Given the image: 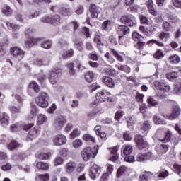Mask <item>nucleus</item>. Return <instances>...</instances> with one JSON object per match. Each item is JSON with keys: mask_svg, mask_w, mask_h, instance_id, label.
<instances>
[{"mask_svg": "<svg viewBox=\"0 0 181 181\" xmlns=\"http://www.w3.org/2000/svg\"><path fill=\"white\" fill-rule=\"evenodd\" d=\"M173 170L175 173H177L181 177V165L178 164H174Z\"/></svg>", "mask_w": 181, "mask_h": 181, "instance_id": "603ef678", "label": "nucleus"}, {"mask_svg": "<svg viewBox=\"0 0 181 181\" xmlns=\"http://www.w3.org/2000/svg\"><path fill=\"white\" fill-rule=\"evenodd\" d=\"M68 69H69V74L71 76H74L76 74V69H74V63H69L68 64Z\"/></svg>", "mask_w": 181, "mask_h": 181, "instance_id": "864d4df0", "label": "nucleus"}, {"mask_svg": "<svg viewBox=\"0 0 181 181\" xmlns=\"http://www.w3.org/2000/svg\"><path fill=\"white\" fill-rule=\"evenodd\" d=\"M168 21H170V22L176 23V22H177V21H179V18H177V16H173L172 14H169L168 16Z\"/></svg>", "mask_w": 181, "mask_h": 181, "instance_id": "0e129e2a", "label": "nucleus"}, {"mask_svg": "<svg viewBox=\"0 0 181 181\" xmlns=\"http://www.w3.org/2000/svg\"><path fill=\"white\" fill-rule=\"evenodd\" d=\"M66 124V119L62 116H59L54 119L53 125L57 129H62Z\"/></svg>", "mask_w": 181, "mask_h": 181, "instance_id": "4468645a", "label": "nucleus"}, {"mask_svg": "<svg viewBox=\"0 0 181 181\" xmlns=\"http://www.w3.org/2000/svg\"><path fill=\"white\" fill-rule=\"evenodd\" d=\"M132 37L134 40H139V42H142V40H144V37L137 32H134Z\"/></svg>", "mask_w": 181, "mask_h": 181, "instance_id": "49530a36", "label": "nucleus"}, {"mask_svg": "<svg viewBox=\"0 0 181 181\" xmlns=\"http://www.w3.org/2000/svg\"><path fill=\"white\" fill-rule=\"evenodd\" d=\"M0 124L8 125L9 124V116L6 113H2L0 115Z\"/></svg>", "mask_w": 181, "mask_h": 181, "instance_id": "c85d7f7f", "label": "nucleus"}, {"mask_svg": "<svg viewBox=\"0 0 181 181\" xmlns=\"http://www.w3.org/2000/svg\"><path fill=\"white\" fill-rule=\"evenodd\" d=\"M15 98L18 103V106H11L10 111L12 114H21L22 112V107H23V98L19 95H16Z\"/></svg>", "mask_w": 181, "mask_h": 181, "instance_id": "423d86ee", "label": "nucleus"}, {"mask_svg": "<svg viewBox=\"0 0 181 181\" xmlns=\"http://www.w3.org/2000/svg\"><path fill=\"white\" fill-rule=\"evenodd\" d=\"M30 88H33V90H34V91H35V93H39V91H40V88L39 85L35 81H33L30 83Z\"/></svg>", "mask_w": 181, "mask_h": 181, "instance_id": "37998d69", "label": "nucleus"}, {"mask_svg": "<svg viewBox=\"0 0 181 181\" xmlns=\"http://www.w3.org/2000/svg\"><path fill=\"white\" fill-rule=\"evenodd\" d=\"M146 102H147V104H148V105H151V107H156V105H159V104H160L159 101L155 100L153 97H151V96H149L147 98Z\"/></svg>", "mask_w": 181, "mask_h": 181, "instance_id": "7c9ffc66", "label": "nucleus"}, {"mask_svg": "<svg viewBox=\"0 0 181 181\" xmlns=\"http://www.w3.org/2000/svg\"><path fill=\"white\" fill-rule=\"evenodd\" d=\"M46 121H47V117L46 115L40 114L37 116V124L42 125V124L46 122Z\"/></svg>", "mask_w": 181, "mask_h": 181, "instance_id": "e433bc0d", "label": "nucleus"}, {"mask_svg": "<svg viewBox=\"0 0 181 181\" xmlns=\"http://www.w3.org/2000/svg\"><path fill=\"white\" fill-rule=\"evenodd\" d=\"M33 127V124H25L23 126L22 124H20L19 123H17L16 124H13L11 126V129L13 131V132H15V131H19V129H22L25 131H28V129H30Z\"/></svg>", "mask_w": 181, "mask_h": 181, "instance_id": "dca6fc26", "label": "nucleus"}, {"mask_svg": "<svg viewBox=\"0 0 181 181\" xmlns=\"http://www.w3.org/2000/svg\"><path fill=\"white\" fill-rule=\"evenodd\" d=\"M2 12L6 16H11L12 15V8L8 6H6L3 8Z\"/></svg>", "mask_w": 181, "mask_h": 181, "instance_id": "de8ad7c7", "label": "nucleus"}, {"mask_svg": "<svg viewBox=\"0 0 181 181\" xmlns=\"http://www.w3.org/2000/svg\"><path fill=\"white\" fill-rule=\"evenodd\" d=\"M146 5L148 9L149 13L151 15H153V16H158V11L155 9V4H153V0H148L146 2Z\"/></svg>", "mask_w": 181, "mask_h": 181, "instance_id": "a211bd4d", "label": "nucleus"}, {"mask_svg": "<svg viewBox=\"0 0 181 181\" xmlns=\"http://www.w3.org/2000/svg\"><path fill=\"white\" fill-rule=\"evenodd\" d=\"M175 90L177 92V93H181V79H180L177 84L175 85Z\"/></svg>", "mask_w": 181, "mask_h": 181, "instance_id": "774afa93", "label": "nucleus"}, {"mask_svg": "<svg viewBox=\"0 0 181 181\" xmlns=\"http://www.w3.org/2000/svg\"><path fill=\"white\" fill-rule=\"evenodd\" d=\"M123 138L125 141H132V135L129 132H125L123 134Z\"/></svg>", "mask_w": 181, "mask_h": 181, "instance_id": "e2e57ef3", "label": "nucleus"}, {"mask_svg": "<svg viewBox=\"0 0 181 181\" xmlns=\"http://www.w3.org/2000/svg\"><path fill=\"white\" fill-rule=\"evenodd\" d=\"M162 26L165 32H172L173 30V27L168 21H164Z\"/></svg>", "mask_w": 181, "mask_h": 181, "instance_id": "72a5a7b5", "label": "nucleus"}, {"mask_svg": "<svg viewBox=\"0 0 181 181\" xmlns=\"http://www.w3.org/2000/svg\"><path fill=\"white\" fill-rule=\"evenodd\" d=\"M59 45L60 46V47H67V46H69V42H67V40L61 38L59 40Z\"/></svg>", "mask_w": 181, "mask_h": 181, "instance_id": "680f3d73", "label": "nucleus"}, {"mask_svg": "<svg viewBox=\"0 0 181 181\" xmlns=\"http://www.w3.org/2000/svg\"><path fill=\"white\" fill-rule=\"evenodd\" d=\"M125 172H127V167L125 166H121L118 168L117 171L116 176L117 177L119 178L121 176H124L125 174Z\"/></svg>", "mask_w": 181, "mask_h": 181, "instance_id": "58836bf2", "label": "nucleus"}, {"mask_svg": "<svg viewBox=\"0 0 181 181\" xmlns=\"http://www.w3.org/2000/svg\"><path fill=\"white\" fill-rule=\"evenodd\" d=\"M22 146L16 142V141H12L7 146L8 149L10 151H13V149H16V148H21Z\"/></svg>", "mask_w": 181, "mask_h": 181, "instance_id": "f704fd0d", "label": "nucleus"}, {"mask_svg": "<svg viewBox=\"0 0 181 181\" xmlns=\"http://www.w3.org/2000/svg\"><path fill=\"white\" fill-rule=\"evenodd\" d=\"M98 146H95L93 148H91L90 147H86L83 149L81 151V156L83 160L86 162L90 160V159H94L95 156H97V154L98 153Z\"/></svg>", "mask_w": 181, "mask_h": 181, "instance_id": "f257e3e1", "label": "nucleus"}, {"mask_svg": "<svg viewBox=\"0 0 181 181\" xmlns=\"http://www.w3.org/2000/svg\"><path fill=\"white\" fill-rule=\"evenodd\" d=\"M100 173H101V168H100L98 165H95L90 168L89 171V176L90 179L94 180L96 177L100 176Z\"/></svg>", "mask_w": 181, "mask_h": 181, "instance_id": "9b49d317", "label": "nucleus"}, {"mask_svg": "<svg viewBox=\"0 0 181 181\" xmlns=\"http://www.w3.org/2000/svg\"><path fill=\"white\" fill-rule=\"evenodd\" d=\"M129 28L127 25H119L117 28V33H119V35H120V36H119V40H121V39H122V37H124V36H125V35H129Z\"/></svg>", "mask_w": 181, "mask_h": 181, "instance_id": "2eb2a0df", "label": "nucleus"}, {"mask_svg": "<svg viewBox=\"0 0 181 181\" xmlns=\"http://www.w3.org/2000/svg\"><path fill=\"white\" fill-rule=\"evenodd\" d=\"M169 176V171L166 170L165 169L160 170L158 174V177L160 179H166Z\"/></svg>", "mask_w": 181, "mask_h": 181, "instance_id": "c9c22d12", "label": "nucleus"}, {"mask_svg": "<svg viewBox=\"0 0 181 181\" xmlns=\"http://www.w3.org/2000/svg\"><path fill=\"white\" fill-rule=\"evenodd\" d=\"M38 112L39 111L37 110V107H36V105H32L30 110V115H32L31 118H33V117H36Z\"/></svg>", "mask_w": 181, "mask_h": 181, "instance_id": "5fc2aeb1", "label": "nucleus"}, {"mask_svg": "<svg viewBox=\"0 0 181 181\" xmlns=\"http://www.w3.org/2000/svg\"><path fill=\"white\" fill-rule=\"evenodd\" d=\"M40 21L44 23H49V25H53V26H57V25H60V23H62V18L59 15H54L51 17L45 16L41 18Z\"/></svg>", "mask_w": 181, "mask_h": 181, "instance_id": "39448f33", "label": "nucleus"}, {"mask_svg": "<svg viewBox=\"0 0 181 181\" xmlns=\"http://www.w3.org/2000/svg\"><path fill=\"white\" fill-rule=\"evenodd\" d=\"M102 30L105 32H110L112 29V23L110 20L105 21L101 25Z\"/></svg>", "mask_w": 181, "mask_h": 181, "instance_id": "4be33fe9", "label": "nucleus"}, {"mask_svg": "<svg viewBox=\"0 0 181 181\" xmlns=\"http://www.w3.org/2000/svg\"><path fill=\"white\" fill-rule=\"evenodd\" d=\"M159 39L163 42H166L168 39H170V33L168 31H162L159 35Z\"/></svg>", "mask_w": 181, "mask_h": 181, "instance_id": "c756f323", "label": "nucleus"}, {"mask_svg": "<svg viewBox=\"0 0 181 181\" xmlns=\"http://www.w3.org/2000/svg\"><path fill=\"white\" fill-rule=\"evenodd\" d=\"M118 149H119V146H116L115 147L110 148V153L112 154L110 157V160H112V162H117V160H118L119 156L118 153H117L118 152Z\"/></svg>", "mask_w": 181, "mask_h": 181, "instance_id": "412c9836", "label": "nucleus"}, {"mask_svg": "<svg viewBox=\"0 0 181 181\" xmlns=\"http://www.w3.org/2000/svg\"><path fill=\"white\" fill-rule=\"evenodd\" d=\"M152 127L151 126V123L148 121H145L141 125L142 131L148 132Z\"/></svg>", "mask_w": 181, "mask_h": 181, "instance_id": "09e8293b", "label": "nucleus"}, {"mask_svg": "<svg viewBox=\"0 0 181 181\" xmlns=\"http://www.w3.org/2000/svg\"><path fill=\"white\" fill-rule=\"evenodd\" d=\"M35 64H37V66H47L48 62L46 61V59H38Z\"/></svg>", "mask_w": 181, "mask_h": 181, "instance_id": "052dcab7", "label": "nucleus"}, {"mask_svg": "<svg viewBox=\"0 0 181 181\" xmlns=\"http://www.w3.org/2000/svg\"><path fill=\"white\" fill-rule=\"evenodd\" d=\"M125 115V112L122 110H118L115 115V119L116 121H121V118Z\"/></svg>", "mask_w": 181, "mask_h": 181, "instance_id": "8fccbe9b", "label": "nucleus"}, {"mask_svg": "<svg viewBox=\"0 0 181 181\" xmlns=\"http://www.w3.org/2000/svg\"><path fill=\"white\" fill-rule=\"evenodd\" d=\"M168 60L172 64H177L180 62V57L177 54H173L169 57Z\"/></svg>", "mask_w": 181, "mask_h": 181, "instance_id": "2f4dec72", "label": "nucleus"}, {"mask_svg": "<svg viewBox=\"0 0 181 181\" xmlns=\"http://www.w3.org/2000/svg\"><path fill=\"white\" fill-rule=\"evenodd\" d=\"M10 52L14 57H19V59H23L25 57V52L18 47H11Z\"/></svg>", "mask_w": 181, "mask_h": 181, "instance_id": "ddd939ff", "label": "nucleus"}, {"mask_svg": "<svg viewBox=\"0 0 181 181\" xmlns=\"http://www.w3.org/2000/svg\"><path fill=\"white\" fill-rule=\"evenodd\" d=\"M122 23L127 25V26H135L136 25V20L132 15L123 16L120 18Z\"/></svg>", "mask_w": 181, "mask_h": 181, "instance_id": "6e6552de", "label": "nucleus"}, {"mask_svg": "<svg viewBox=\"0 0 181 181\" xmlns=\"http://www.w3.org/2000/svg\"><path fill=\"white\" fill-rule=\"evenodd\" d=\"M67 142V139L66 136L63 134H58L55 136L53 139V144L56 146H60V145H64Z\"/></svg>", "mask_w": 181, "mask_h": 181, "instance_id": "9d476101", "label": "nucleus"}, {"mask_svg": "<svg viewBox=\"0 0 181 181\" xmlns=\"http://www.w3.org/2000/svg\"><path fill=\"white\" fill-rule=\"evenodd\" d=\"M163 56V52H162V50L160 49L157 50V52L154 54L155 59H162Z\"/></svg>", "mask_w": 181, "mask_h": 181, "instance_id": "338daca9", "label": "nucleus"}, {"mask_svg": "<svg viewBox=\"0 0 181 181\" xmlns=\"http://www.w3.org/2000/svg\"><path fill=\"white\" fill-rule=\"evenodd\" d=\"M37 135H39V132L36 128L30 130L28 133V138L30 139H33V138H37Z\"/></svg>", "mask_w": 181, "mask_h": 181, "instance_id": "a19ab883", "label": "nucleus"}, {"mask_svg": "<svg viewBox=\"0 0 181 181\" xmlns=\"http://www.w3.org/2000/svg\"><path fill=\"white\" fill-rule=\"evenodd\" d=\"M77 165L76 164V163L73 162V161H70L69 163H68L66 165V172L67 173H73V172H74V169H76Z\"/></svg>", "mask_w": 181, "mask_h": 181, "instance_id": "a878e982", "label": "nucleus"}, {"mask_svg": "<svg viewBox=\"0 0 181 181\" xmlns=\"http://www.w3.org/2000/svg\"><path fill=\"white\" fill-rule=\"evenodd\" d=\"M83 139L86 142H92V144H95V137L90 134H84L83 136Z\"/></svg>", "mask_w": 181, "mask_h": 181, "instance_id": "ea45409f", "label": "nucleus"}, {"mask_svg": "<svg viewBox=\"0 0 181 181\" xmlns=\"http://www.w3.org/2000/svg\"><path fill=\"white\" fill-rule=\"evenodd\" d=\"M122 155H124L125 156H128V155H131V153H132V146L131 145H124L122 147Z\"/></svg>", "mask_w": 181, "mask_h": 181, "instance_id": "5701e85b", "label": "nucleus"}, {"mask_svg": "<svg viewBox=\"0 0 181 181\" xmlns=\"http://www.w3.org/2000/svg\"><path fill=\"white\" fill-rule=\"evenodd\" d=\"M94 79V74L91 71H88L85 74V80L88 83H91Z\"/></svg>", "mask_w": 181, "mask_h": 181, "instance_id": "79ce46f5", "label": "nucleus"}, {"mask_svg": "<svg viewBox=\"0 0 181 181\" xmlns=\"http://www.w3.org/2000/svg\"><path fill=\"white\" fill-rule=\"evenodd\" d=\"M179 115H180V107H179L177 105H175L173 107V112L168 116V119H175Z\"/></svg>", "mask_w": 181, "mask_h": 181, "instance_id": "aec40b11", "label": "nucleus"}, {"mask_svg": "<svg viewBox=\"0 0 181 181\" xmlns=\"http://www.w3.org/2000/svg\"><path fill=\"white\" fill-rule=\"evenodd\" d=\"M155 136L158 141H160L163 144H168V142H170V139H172V132L168 131L165 133L162 129H158Z\"/></svg>", "mask_w": 181, "mask_h": 181, "instance_id": "7ed1b4c3", "label": "nucleus"}, {"mask_svg": "<svg viewBox=\"0 0 181 181\" xmlns=\"http://www.w3.org/2000/svg\"><path fill=\"white\" fill-rule=\"evenodd\" d=\"M61 55L62 56L64 60H66V59H70V57H73V56H74V51L73 49L70 48L66 51H62L61 52Z\"/></svg>", "mask_w": 181, "mask_h": 181, "instance_id": "393cba45", "label": "nucleus"}, {"mask_svg": "<svg viewBox=\"0 0 181 181\" xmlns=\"http://www.w3.org/2000/svg\"><path fill=\"white\" fill-rule=\"evenodd\" d=\"M35 103L41 108H47L49 107V94L41 92L35 98Z\"/></svg>", "mask_w": 181, "mask_h": 181, "instance_id": "f03ea898", "label": "nucleus"}, {"mask_svg": "<svg viewBox=\"0 0 181 181\" xmlns=\"http://www.w3.org/2000/svg\"><path fill=\"white\" fill-rule=\"evenodd\" d=\"M154 98H156L157 100H165V98H166V94L160 92L156 93L154 95Z\"/></svg>", "mask_w": 181, "mask_h": 181, "instance_id": "4d7b16f0", "label": "nucleus"}, {"mask_svg": "<svg viewBox=\"0 0 181 181\" xmlns=\"http://www.w3.org/2000/svg\"><path fill=\"white\" fill-rule=\"evenodd\" d=\"M153 176V173L149 171L143 173L139 177V181H149V179Z\"/></svg>", "mask_w": 181, "mask_h": 181, "instance_id": "b1692460", "label": "nucleus"}, {"mask_svg": "<svg viewBox=\"0 0 181 181\" xmlns=\"http://www.w3.org/2000/svg\"><path fill=\"white\" fill-rule=\"evenodd\" d=\"M125 162H129V163H132V162H135V156H124Z\"/></svg>", "mask_w": 181, "mask_h": 181, "instance_id": "69168bd1", "label": "nucleus"}, {"mask_svg": "<svg viewBox=\"0 0 181 181\" xmlns=\"http://www.w3.org/2000/svg\"><path fill=\"white\" fill-rule=\"evenodd\" d=\"M78 136H80V132L78 129H74L71 133V139H74V138H77Z\"/></svg>", "mask_w": 181, "mask_h": 181, "instance_id": "bf43d9fd", "label": "nucleus"}, {"mask_svg": "<svg viewBox=\"0 0 181 181\" xmlns=\"http://www.w3.org/2000/svg\"><path fill=\"white\" fill-rule=\"evenodd\" d=\"M110 95H111V93L103 89L96 93L95 98L99 103H105V101H107V103H112V98L110 97Z\"/></svg>", "mask_w": 181, "mask_h": 181, "instance_id": "20e7f679", "label": "nucleus"}, {"mask_svg": "<svg viewBox=\"0 0 181 181\" xmlns=\"http://www.w3.org/2000/svg\"><path fill=\"white\" fill-rule=\"evenodd\" d=\"M154 86L156 90H160V91H164L165 93H167V91H169V90H170V86H169V84H168V83L159 82L156 81L154 82Z\"/></svg>", "mask_w": 181, "mask_h": 181, "instance_id": "f8f14e48", "label": "nucleus"}, {"mask_svg": "<svg viewBox=\"0 0 181 181\" xmlns=\"http://www.w3.org/2000/svg\"><path fill=\"white\" fill-rule=\"evenodd\" d=\"M134 142L136 145V148L140 151L148 148V141L144 140V137L141 135H137L134 138Z\"/></svg>", "mask_w": 181, "mask_h": 181, "instance_id": "1a4fd4ad", "label": "nucleus"}, {"mask_svg": "<svg viewBox=\"0 0 181 181\" xmlns=\"http://www.w3.org/2000/svg\"><path fill=\"white\" fill-rule=\"evenodd\" d=\"M153 122L156 123L157 125L162 124L166 125V122L159 117L158 115H154L153 117Z\"/></svg>", "mask_w": 181, "mask_h": 181, "instance_id": "4c0bfd02", "label": "nucleus"}, {"mask_svg": "<svg viewBox=\"0 0 181 181\" xmlns=\"http://www.w3.org/2000/svg\"><path fill=\"white\" fill-rule=\"evenodd\" d=\"M111 53L113 54V56L117 59V62H124V57L119 54V53L114 49H110Z\"/></svg>", "mask_w": 181, "mask_h": 181, "instance_id": "473e14b6", "label": "nucleus"}, {"mask_svg": "<svg viewBox=\"0 0 181 181\" xmlns=\"http://www.w3.org/2000/svg\"><path fill=\"white\" fill-rule=\"evenodd\" d=\"M37 169H41L42 170H47V169H49V164L43 162H38L37 163Z\"/></svg>", "mask_w": 181, "mask_h": 181, "instance_id": "a18cd8bd", "label": "nucleus"}, {"mask_svg": "<svg viewBox=\"0 0 181 181\" xmlns=\"http://www.w3.org/2000/svg\"><path fill=\"white\" fill-rule=\"evenodd\" d=\"M102 82H103L105 86L109 87V88H114L115 87V81L110 76H103L102 78Z\"/></svg>", "mask_w": 181, "mask_h": 181, "instance_id": "6ab92c4d", "label": "nucleus"}, {"mask_svg": "<svg viewBox=\"0 0 181 181\" xmlns=\"http://www.w3.org/2000/svg\"><path fill=\"white\" fill-rule=\"evenodd\" d=\"M62 76V69H55L49 72L48 80L51 84H57Z\"/></svg>", "mask_w": 181, "mask_h": 181, "instance_id": "0eeeda50", "label": "nucleus"}, {"mask_svg": "<svg viewBox=\"0 0 181 181\" xmlns=\"http://www.w3.org/2000/svg\"><path fill=\"white\" fill-rule=\"evenodd\" d=\"M82 145L83 141L80 139H76L72 143V146H74V148H80V146H81Z\"/></svg>", "mask_w": 181, "mask_h": 181, "instance_id": "13d9d810", "label": "nucleus"}, {"mask_svg": "<svg viewBox=\"0 0 181 181\" xmlns=\"http://www.w3.org/2000/svg\"><path fill=\"white\" fill-rule=\"evenodd\" d=\"M153 44L157 45V46H160V47L163 46V43L159 42L156 40H150L149 41L146 42V45H148V46H152V45Z\"/></svg>", "mask_w": 181, "mask_h": 181, "instance_id": "6e6d98bb", "label": "nucleus"}, {"mask_svg": "<svg viewBox=\"0 0 181 181\" xmlns=\"http://www.w3.org/2000/svg\"><path fill=\"white\" fill-rule=\"evenodd\" d=\"M89 12L91 18H98V15H100V7L96 6L94 4H91L89 6Z\"/></svg>", "mask_w": 181, "mask_h": 181, "instance_id": "f3484780", "label": "nucleus"}, {"mask_svg": "<svg viewBox=\"0 0 181 181\" xmlns=\"http://www.w3.org/2000/svg\"><path fill=\"white\" fill-rule=\"evenodd\" d=\"M40 47H42V49H50V47H52V41H42L40 42Z\"/></svg>", "mask_w": 181, "mask_h": 181, "instance_id": "c03bdc74", "label": "nucleus"}, {"mask_svg": "<svg viewBox=\"0 0 181 181\" xmlns=\"http://www.w3.org/2000/svg\"><path fill=\"white\" fill-rule=\"evenodd\" d=\"M59 13L62 16H70L73 13L71 8L62 7L59 9Z\"/></svg>", "mask_w": 181, "mask_h": 181, "instance_id": "cd10ccee", "label": "nucleus"}, {"mask_svg": "<svg viewBox=\"0 0 181 181\" xmlns=\"http://www.w3.org/2000/svg\"><path fill=\"white\" fill-rule=\"evenodd\" d=\"M38 158L41 160L50 159V153H40L38 154Z\"/></svg>", "mask_w": 181, "mask_h": 181, "instance_id": "3c124183", "label": "nucleus"}, {"mask_svg": "<svg viewBox=\"0 0 181 181\" xmlns=\"http://www.w3.org/2000/svg\"><path fill=\"white\" fill-rule=\"evenodd\" d=\"M42 40L41 38H33L31 37L28 40L25 42L26 47H32V46H35L37 42H40Z\"/></svg>", "mask_w": 181, "mask_h": 181, "instance_id": "bb28decb", "label": "nucleus"}]
</instances>
